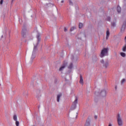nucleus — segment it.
Wrapping results in <instances>:
<instances>
[{
  "instance_id": "36",
  "label": "nucleus",
  "mask_w": 126,
  "mask_h": 126,
  "mask_svg": "<svg viewBox=\"0 0 126 126\" xmlns=\"http://www.w3.org/2000/svg\"><path fill=\"white\" fill-rule=\"evenodd\" d=\"M108 20H111V18L110 17H109V19H108Z\"/></svg>"
},
{
  "instance_id": "30",
  "label": "nucleus",
  "mask_w": 126,
  "mask_h": 126,
  "mask_svg": "<svg viewBox=\"0 0 126 126\" xmlns=\"http://www.w3.org/2000/svg\"><path fill=\"white\" fill-rule=\"evenodd\" d=\"M64 32H67V29H66V28H64Z\"/></svg>"
},
{
  "instance_id": "7",
  "label": "nucleus",
  "mask_w": 126,
  "mask_h": 126,
  "mask_svg": "<svg viewBox=\"0 0 126 126\" xmlns=\"http://www.w3.org/2000/svg\"><path fill=\"white\" fill-rule=\"evenodd\" d=\"M70 119H76L77 118V113L73 112L69 115Z\"/></svg>"
},
{
  "instance_id": "11",
  "label": "nucleus",
  "mask_w": 126,
  "mask_h": 126,
  "mask_svg": "<svg viewBox=\"0 0 126 126\" xmlns=\"http://www.w3.org/2000/svg\"><path fill=\"white\" fill-rule=\"evenodd\" d=\"M100 95L102 96V97H106V91H105V90H101L100 93Z\"/></svg>"
},
{
  "instance_id": "28",
  "label": "nucleus",
  "mask_w": 126,
  "mask_h": 126,
  "mask_svg": "<svg viewBox=\"0 0 126 126\" xmlns=\"http://www.w3.org/2000/svg\"><path fill=\"white\" fill-rule=\"evenodd\" d=\"M90 126V122H87L86 123V125H85V126Z\"/></svg>"
},
{
  "instance_id": "31",
  "label": "nucleus",
  "mask_w": 126,
  "mask_h": 126,
  "mask_svg": "<svg viewBox=\"0 0 126 126\" xmlns=\"http://www.w3.org/2000/svg\"><path fill=\"white\" fill-rule=\"evenodd\" d=\"M3 2V0H1L0 1V4H2Z\"/></svg>"
},
{
  "instance_id": "9",
  "label": "nucleus",
  "mask_w": 126,
  "mask_h": 126,
  "mask_svg": "<svg viewBox=\"0 0 126 126\" xmlns=\"http://www.w3.org/2000/svg\"><path fill=\"white\" fill-rule=\"evenodd\" d=\"M67 65V63H64L60 68H59V71H63L65 67Z\"/></svg>"
},
{
  "instance_id": "38",
  "label": "nucleus",
  "mask_w": 126,
  "mask_h": 126,
  "mask_svg": "<svg viewBox=\"0 0 126 126\" xmlns=\"http://www.w3.org/2000/svg\"><path fill=\"white\" fill-rule=\"evenodd\" d=\"M115 89H117V86L115 87Z\"/></svg>"
},
{
  "instance_id": "10",
  "label": "nucleus",
  "mask_w": 126,
  "mask_h": 126,
  "mask_svg": "<svg viewBox=\"0 0 126 126\" xmlns=\"http://www.w3.org/2000/svg\"><path fill=\"white\" fill-rule=\"evenodd\" d=\"M117 26V19H114V20L111 23V28H115Z\"/></svg>"
},
{
  "instance_id": "8",
  "label": "nucleus",
  "mask_w": 126,
  "mask_h": 126,
  "mask_svg": "<svg viewBox=\"0 0 126 126\" xmlns=\"http://www.w3.org/2000/svg\"><path fill=\"white\" fill-rule=\"evenodd\" d=\"M22 35L24 38H26L28 36V33L27 31L25 30V29H23L22 32Z\"/></svg>"
},
{
  "instance_id": "34",
  "label": "nucleus",
  "mask_w": 126,
  "mask_h": 126,
  "mask_svg": "<svg viewBox=\"0 0 126 126\" xmlns=\"http://www.w3.org/2000/svg\"><path fill=\"white\" fill-rule=\"evenodd\" d=\"M97 116H94V119H95V120L97 119Z\"/></svg>"
},
{
  "instance_id": "18",
  "label": "nucleus",
  "mask_w": 126,
  "mask_h": 126,
  "mask_svg": "<svg viewBox=\"0 0 126 126\" xmlns=\"http://www.w3.org/2000/svg\"><path fill=\"white\" fill-rule=\"evenodd\" d=\"M73 66V64H72V63H71L69 65L68 68H69L70 69H71V68H72Z\"/></svg>"
},
{
  "instance_id": "27",
  "label": "nucleus",
  "mask_w": 126,
  "mask_h": 126,
  "mask_svg": "<svg viewBox=\"0 0 126 126\" xmlns=\"http://www.w3.org/2000/svg\"><path fill=\"white\" fill-rule=\"evenodd\" d=\"M15 124L16 126H19V122L16 121Z\"/></svg>"
},
{
  "instance_id": "26",
  "label": "nucleus",
  "mask_w": 126,
  "mask_h": 126,
  "mask_svg": "<svg viewBox=\"0 0 126 126\" xmlns=\"http://www.w3.org/2000/svg\"><path fill=\"white\" fill-rule=\"evenodd\" d=\"M23 94L26 95V96H28V93L27 92H24L23 93Z\"/></svg>"
},
{
  "instance_id": "3",
  "label": "nucleus",
  "mask_w": 126,
  "mask_h": 126,
  "mask_svg": "<svg viewBox=\"0 0 126 126\" xmlns=\"http://www.w3.org/2000/svg\"><path fill=\"white\" fill-rule=\"evenodd\" d=\"M117 121L119 126H123L124 125V122H123V119H122L121 115L120 114H118Z\"/></svg>"
},
{
  "instance_id": "29",
  "label": "nucleus",
  "mask_w": 126,
  "mask_h": 126,
  "mask_svg": "<svg viewBox=\"0 0 126 126\" xmlns=\"http://www.w3.org/2000/svg\"><path fill=\"white\" fill-rule=\"evenodd\" d=\"M69 4H70V5H72V4H73V3H72V1H71V0H69Z\"/></svg>"
},
{
  "instance_id": "17",
  "label": "nucleus",
  "mask_w": 126,
  "mask_h": 126,
  "mask_svg": "<svg viewBox=\"0 0 126 126\" xmlns=\"http://www.w3.org/2000/svg\"><path fill=\"white\" fill-rule=\"evenodd\" d=\"M120 55H121V57H123V58H126V53H125L124 52H121L120 53Z\"/></svg>"
},
{
  "instance_id": "40",
  "label": "nucleus",
  "mask_w": 126,
  "mask_h": 126,
  "mask_svg": "<svg viewBox=\"0 0 126 126\" xmlns=\"http://www.w3.org/2000/svg\"><path fill=\"white\" fill-rule=\"evenodd\" d=\"M2 37H3V35H2V36H1V38H2Z\"/></svg>"
},
{
  "instance_id": "6",
  "label": "nucleus",
  "mask_w": 126,
  "mask_h": 126,
  "mask_svg": "<svg viewBox=\"0 0 126 126\" xmlns=\"http://www.w3.org/2000/svg\"><path fill=\"white\" fill-rule=\"evenodd\" d=\"M126 22H124L121 28V33H124L125 32V31L126 30Z\"/></svg>"
},
{
  "instance_id": "33",
  "label": "nucleus",
  "mask_w": 126,
  "mask_h": 126,
  "mask_svg": "<svg viewBox=\"0 0 126 126\" xmlns=\"http://www.w3.org/2000/svg\"><path fill=\"white\" fill-rule=\"evenodd\" d=\"M108 126H113V125H112L111 123H109Z\"/></svg>"
},
{
  "instance_id": "25",
  "label": "nucleus",
  "mask_w": 126,
  "mask_h": 126,
  "mask_svg": "<svg viewBox=\"0 0 126 126\" xmlns=\"http://www.w3.org/2000/svg\"><path fill=\"white\" fill-rule=\"evenodd\" d=\"M97 57H94V58L93 59L94 62H97Z\"/></svg>"
},
{
  "instance_id": "37",
  "label": "nucleus",
  "mask_w": 126,
  "mask_h": 126,
  "mask_svg": "<svg viewBox=\"0 0 126 126\" xmlns=\"http://www.w3.org/2000/svg\"><path fill=\"white\" fill-rule=\"evenodd\" d=\"M72 60H74L73 56L72 57Z\"/></svg>"
},
{
  "instance_id": "13",
  "label": "nucleus",
  "mask_w": 126,
  "mask_h": 126,
  "mask_svg": "<svg viewBox=\"0 0 126 126\" xmlns=\"http://www.w3.org/2000/svg\"><path fill=\"white\" fill-rule=\"evenodd\" d=\"M123 9L126 11V0L123 1Z\"/></svg>"
},
{
  "instance_id": "5",
  "label": "nucleus",
  "mask_w": 126,
  "mask_h": 126,
  "mask_svg": "<svg viewBox=\"0 0 126 126\" xmlns=\"http://www.w3.org/2000/svg\"><path fill=\"white\" fill-rule=\"evenodd\" d=\"M101 63H102L103 66L105 67V68H107L108 66H109V61L108 60H106L105 61L102 60L100 61Z\"/></svg>"
},
{
  "instance_id": "19",
  "label": "nucleus",
  "mask_w": 126,
  "mask_h": 126,
  "mask_svg": "<svg viewBox=\"0 0 126 126\" xmlns=\"http://www.w3.org/2000/svg\"><path fill=\"white\" fill-rule=\"evenodd\" d=\"M122 50L123 52H126V44L123 47Z\"/></svg>"
},
{
  "instance_id": "22",
  "label": "nucleus",
  "mask_w": 126,
  "mask_h": 126,
  "mask_svg": "<svg viewBox=\"0 0 126 126\" xmlns=\"http://www.w3.org/2000/svg\"><path fill=\"white\" fill-rule=\"evenodd\" d=\"M36 38L39 42L40 41V34L39 33H38L37 35L36 36Z\"/></svg>"
},
{
  "instance_id": "14",
  "label": "nucleus",
  "mask_w": 126,
  "mask_h": 126,
  "mask_svg": "<svg viewBox=\"0 0 126 126\" xmlns=\"http://www.w3.org/2000/svg\"><path fill=\"white\" fill-rule=\"evenodd\" d=\"M80 83L82 84V85H83V78H82V76H80Z\"/></svg>"
},
{
  "instance_id": "15",
  "label": "nucleus",
  "mask_w": 126,
  "mask_h": 126,
  "mask_svg": "<svg viewBox=\"0 0 126 126\" xmlns=\"http://www.w3.org/2000/svg\"><path fill=\"white\" fill-rule=\"evenodd\" d=\"M117 12L118 13H121V11H122V8L120 7V6H117Z\"/></svg>"
},
{
  "instance_id": "16",
  "label": "nucleus",
  "mask_w": 126,
  "mask_h": 126,
  "mask_svg": "<svg viewBox=\"0 0 126 126\" xmlns=\"http://www.w3.org/2000/svg\"><path fill=\"white\" fill-rule=\"evenodd\" d=\"M61 97H62V94H59L57 95V102H60V99H61Z\"/></svg>"
},
{
  "instance_id": "20",
  "label": "nucleus",
  "mask_w": 126,
  "mask_h": 126,
  "mask_svg": "<svg viewBox=\"0 0 126 126\" xmlns=\"http://www.w3.org/2000/svg\"><path fill=\"white\" fill-rule=\"evenodd\" d=\"M126 81V79H123L121 80V85L124 84V83H125V82Z\"/></svg>"
},
{
  "instance_id": "35",
  "label": "nucleus",
  "mask_w": 126,
  "mask_h": 126,
  "mask_svg": "<svg viewBox=\"0 0 126 126\" xmlns=\"http://www.w3.org/2000/svg\"><path fill=\"white\" fill-rule=\"evenodd\" d=\"M125 42H126V36L125 37Z\"/></svg>"
},
{
  "instance_id": "32",
  "label": "nucleus",
  "mask_w": 126,
  "mask_h": 126,
  "mask_svg": "<svg viewBox=\"0 0 126 126\" xmlns=\"http://www.w3.org/2000/svg\"><path fill=\"white\" fill-rule=\"evenodd\" d=\"M40 97H41V95H40L39 96H37L36 97L37 98V99H40Z\"/></svg>"
},
{
  "instance_id": "4",
  "label": "nucleus",
  "mask_w": 126,
  "mask_h": 126,
  "mask_svg": "<svg viewBox=\"0 0 126 126\" xmlns=\"http://www.w3.org/2000/svg\"><path fill=\"white\" fill-rule=\"evenodd\" d=\"M78 102V98L77 96L75 97V99L72 103V106L71 107V110H74L76 108V105Z\"/></svg>"
},
{
  "instance_id": "1",
  "label": "nucleus",
  "mask_w": 126,
  "mask_h": 126,
  "mask_svg": "<svg viewBox=\"0 0 126 126\" xmlns=\"http://www.w3.org/2000/svg\"><path fill=\"white\" fill-rule=\"evenodd\" d=\"M37 46H38V43H36V44H34L33 51L32 52L31 61L29 63V64H31L32 63V62H33V60L35 59V51L37 50Z\"/></svg>"
},
{
  "instance_id": "23",
  "label": "nucleus",
  "mask_w": 126,
  "mask_h": 126,
  "mask_svg": "<svg viewBox=\"0 0 126 126\" xmlns=\"http://www.w3.org/2000/svg\"><path fill=\"white\" fill-rule=\"evenodd\" d=\"M13 120L16 122L17 121V116L16 115H14L13 116Z\"/></svg>"
},
{
  "instance_id": "24",
  "label": "nucleus",
  "mask_w": 126,
  "mask_h": 126,
  "mask_svg": "<svg viewBox=\"0 0 126 126\" xmlns=\"http://www.w3.org/2000/svg\"><path fill=\"white\" fill-rule=\"evenodd\" d=\"M75 29H76V28H75V27H72L70 29L71 32L72 31H73V30H75Z\"/></svg>"
},
{
  "instance_id": "21",
  "label": "nucleus",
  "mask_w": 126,
  "mask_h": 126,
  "mask_svg": "<svg viewBox=\"0 0 126 126\" xmlns=\"http://www.w3.org/2000/svg\"><path fill=\"white\" fill-rule=\"evenodd\" d=\"M82 27H83V24L80 23L79 25V28H80V29H81V28H82Z\"/></svg>"
},
{
  "instance_id": "12",
  "label": "nucleus",
  "mask_w": 126,
  "mask_h": 126,
  "mask_svg": "<svg viewBox=\"0 0 126 126\" xmlns=\"http://www.w3.org/2000/svg\"><path fill=\"white\" fill-rule=\"evenodd\" d=\"M109 36H110V31H109L108 29H107L106 31V40H108Z\"/></svg>"
},
{
  "instance_id": "39",
  "label": "nucleus",
  "mask_w": 126,
  "mask_h": 126,
  "mask_svg": "<svg viewBox=\"0 0 126 126\" xmlns=\"http://www.w3.org/2000/svg\"><path fill=\"white\" fill-rule=\"evenodd\" d=\"M62 2H63V0H62Z\"/></svg>"
},
{
  "instance_id": "2",
  "label": "nucleus",
  "mask_w": 126,
  "mask_h": 126,
  "mask_svg": "<svg viewBox=\"0 0 126 126\" xmlns=\"http://www.w3.org/2000/svg\"><path fill=\"white\" fill-rule=\"evenodd\" d=\"M109 49L108 48H103L100 53V58H104L106 56H108V52Z\"/></svg>"
}]
</instances>
